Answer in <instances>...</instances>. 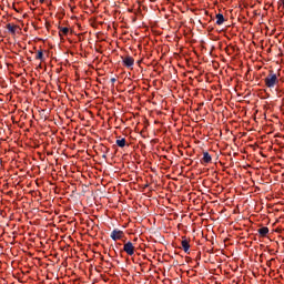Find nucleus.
<instances>
[{"mask_svg":"<svg viewBox=\"0 0 284 284\" xmlns=\"http://www.w3.org/2000/svg\"><path fill=\"white\" fill-rule=\"evenodd\" d=\"M181 245L184 252H190V241L187 239L182 240Z\"/></svg>","mask_w":284,"mask_h":284,"instance_id":"0eeeda50","label":"nucleus"},{"mask_svg":"<svg viewBox=\"0 0 284 284\" xmlns=\"http://www.w3.org/2000/svg\"><path fill=\"white\" fill-rule=\"evenodd\" d=\"M203 161L204 163H211L212 162V155H210V153L204 152L203 153Z\"/></svg>","mask_w":284,"mask_h":284,"instance_id":"9d476101","label":"nucleus"},{"mask_svg":"<svg viewBox=\"0 0 284 284\" xmlns=\"http://www.w3.org/2000/svg\"><path fill=\"white\" fill-rule=\"evenodd\" d=\"M45 0H40V3H43Z\"/></svg>","mask_w":284,"mask_h":284,"instance_id":"4468645a","label":"nucleus"},{"mask_svg":"<svg viewBox=\"0 0 284 284\" xmlns=\"http://www.w3.org/2000/svg\"><path fill=\"white\" fill-rule=\"evenodd\" d=\"M123 250L129 256H134V244L132 242H126Z\"/></svg>","mask_w":284,"mask_h":284,"instance_id":"7ed1b4c3","label":"nucleus"},{"mask_svg":"<svg viewBox=\"0 0 284 284\" xmlns=\"http://www.w3.org/2000/svg\"><path fill=\"white\" fill-rule=\"evenodd\" d=\"M17 28H19L17 24H7V30L8 32H10V34H17Z\"/></svg>","mask_w":284,"mask_h":284,"instance_id":"423d86ee","label":"nucleus"},{"mask_svg":"<svg viewBox=\"0 0 284 284\" xmlns=\"http://www.w3.org/2000/svg\"><path fill=\"white\" fill-rule=\"evenodd\" d=\"M258 234H261L262 236H267V234H270V229L266 226H263L258 229Z\"/></svg>","mask_w":284,"mask_h":284,"instance_id":"1a4fd4ad","label":"nucleus"},{"mask_svg":"<svg viewBox=\"0 0 284 284\" xmlns=\"http://www.w3.org/2000/svg\"><path fill=\"white\" fill-rule=\"evenodd\" d=\"M59 37H68L69 32H70V28L68 27H59Z\"/></svg>","mask_w":284,"mask_h":284,"instance_id":"39448f33","label":"nucleus"},{"mask_svg":"<svg viewBox=\"0 0 284 284\" xmlns=\"http://www.w3.org/2000/svg\"><path fill=\"white\" fill-rule=\"evenodd\" d=\"M225 23V17H223V13L216 14V26H223Z\"/></svg>","mask_w":284,"mask_h":284,"instance_id":"6e6552de","label":"nucleus"},{"mask_svg":"<svg viewBox=\"0 0 284 284\" xmlns=\"http://www.w3.org/2000/svg\"><path fill=\"white\" fill-rule=\"evenodd\" d=\"M123 64L125 65V68H132V65H134V58L132 57L124 58Z\"/></svg>","mask_w":284,"mask_h":284,"instance_id":"20e7f679","label":"nucleus"},{"mask_svg":"<svg viewBox=\"0 0 284 284\" xmlns=\"http://www.w3.org/2000/svg\"><path fill=\"white\" fill-rule=\"evenodd\" d=\"M123 236H125V233H123V231H121V230H113L111 232L112 241H121V239H123Z\"/></svg>","mask_w":284,"mask_h":284,"instance_id":"f03ea898","label":"nucleus"},{"mask_svg":"<svg viewBox=\"0 0 284 284\" xmlns=\"http://www.w3.org/2000/svg\"><path fill=\"white\" fill-rule=\"evenodd\" d=\"M36 59H37L38 61H43V50H39V51L37 52Z\"/></svg>","mask_w":284,"mask_h":284,"instance_id":"f8f14e48","label":"nucleus"},{"mask_svg":"<svg viewBox=\"0 0 284 284\" xmlns=\"http://www.w3.org/2000/svg\"><path fill=\"white\" fill-rule=\"evenodd\" d=\"M264 83L266 88L273 90V88L280 83L278 75L274 73V71H270L268 74L264 78Z\"/></svg>","mask_w":284,"mask_h":284,"instance_id":"f257e3e1","label":"nucleus"},{"mask_svg":"<svg viewBox=\"0 0 284 284\" xmlns=\"http://www.w3.org/2000/svg\"><path fill=\"white\" fill-rule=\"evenodd\" d=\"M115 143L118 148H125V143H126L125 138L116 140Z\"/></svg>","mask_w":284,"mask_h":284,"instance_id":"9b49d317","label":"nucleus"},{"mask_svg":"<svg viewBox=\"0 0 284 284\" xmlns=\"http://www.w3.org/2000/svg\"><path fill=\"white\" fill-rule=\"evenodd\" d=\"M12 9L16 11V12H19V9L17 7H14V4L12 6Z\"/></svg>","mask_w":284,"mask_h":284,"instance_id":"ddd939ff","label":"nucleus"}]
</instances>
